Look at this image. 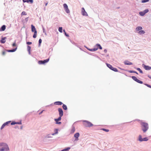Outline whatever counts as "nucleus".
<instances>
[{
	"label": "nucleus",
	"instance_id": "nucleus-1",
	"mask_svg": "<svg viewBox=\"0 0 151 151\" xmlns=\"http://www.w3.org/2000/svg\"><path fill=\"white\" fill-rule=\"evenodd\" d=\"M142 129L144 132H145L149 128L148 125L147 123L144 122H141Z\"/></svg>",
	"mask_w": 151,
	"mask_h": 151
},
{
	"label": "nucleus",
	"instance_id": "nucleus-2",
	"mask_svg": "<svg viewBox=\"0 0 151 151\" xmlns=\"http://www.w3.org/2000/svg\"><path fill=\"white\" fill-rule=\"evenodd\" d=\"M1 146L2 147L0 149V150L1 151H3L4 150H9V148L8 146L5 143H0V147Z\"/></svg>",
	"mask_w": 151,
	"mask_h": 151
},
{
	"label": "nucleus",
	"instance_id": "nucleus-3",
	"mask_svg": "<svg viewBox=\"0 0 151 151\" xmlns=\"http://www.w3.org/2000/svg\"><path fill=\"white\" fill-rule=\"evenodd\" d=\"M84 125L86 127H91L93 126L91 122L86 121H84Z\"/></svg>",
	"mask_w": 151,
	"mask_h": 151
},
{
	"label": "nucleus",
	"instance_id": "nucleus-4",
	"mask_svg": "<svg viewBox=\"0 0 151 151\" xmlns=\"http://www.w3.org/2000/svg\"><path fill=\"white\" fill-rule=\"evenodd\" d=\"M106 65L109 68H110L111 70L114 71L115 72H118V70L116 68H114L111 65H110L109 64H106Z\"/></svg>",
	"mask_w": 151,
	"mask_h": 151
},
{
	"label": "nucleus",
	"instance_id": "nucleus-5",
	"mask_svg": "<svg viewBox=\"0 0 151 151\" xmlns=\"http://www.w3.org/2000/svg\"><path fill=\"white\" fill-rule=\"evenodd\" d=\"M49 60V58H48L44 60H40L38 61V63L39 64H44L48 62Z\"/></svg>",
	"mask_w": 151,
	"mask_h": 151
},
{
	"label": "nucleus",
	"instance_id": "nucleus-6",
	"mask_svg": "<svg viewBox=\"0 0 151 151\" xmlns=\"http://www.w3.org/2000/svg\"><path fill=\"white\" fill-rule=\"evenodd\" d=\"M132 78L133 80L136 81L137 83L140 84H142L143 83V82L142 81H140L137 79L136 77L132 76Z\"/></svg>",
	"mask_w": 151,
	"mask_h": 151
},
{
	"label": "nucleus",
	"instance_id": "nucleus-7",
	"mask_svg": "<svg viewBox=\"0 0 151 151\" xmlns=\"http://www.w3.org/2000/svg\"><path fill=\"white\" fill-rule=\"evenodd\" d=\"M81 13L83 16H88V15L87 13L86 12L84 8H82Z\"/></svg>",
	"mask_w": 151,
	"mask_h": 151
},
{
	"label": "nucleus",
	"instance_id": "nucleus-8",
	"mask_svg": "<svg viewBox=\"0 0 151 151\" xmlns=\"http://www.w3.org/2000/svg\"><path fill=\"white\" fill-rule=\"evenodd\" d=\"M59 116H62L63 115V111L62 109L59 108L58 109Z\"/></svg>",
	"mask_w": 151,
	"mask_h": 151
},
{
	"label": "nucleus",
	"instance_id": "nucleus-9",
	"mask_svg": "<svg viewBox=\"0 0 151 151\" xmlns=\"http://www.w3.org/2000/svg\"><path fill=\"white\" fill-rule=\"evenodd\" d=\"M23 1L25 2L30 3L31 4H32L33 2V0H22Z\"/></svg>",
	"mask_w": 151,
	"mask_h": 151
},
{
	"label": "nucleus",
	"instance_id": "nucleus-10",
	"mask_svg": "<svg viewBox=\"0 0 151 151\" xmlns=\"http://www.w3.org/2000/svg\"><path fill=\"white\" fill-rule=\"evenodd\" d=\"M124 63L126 65H130L132 64V63L128 61H125L124 62Z\"/></svg>",
	"mask_w": 151,
	"mask_h": 151
},
{
	"label": "nucleus",
	"instance_id": "nucleus-11",
	"mask_svg": "<svg viewBox=\"0 0 151 151\" xmlns=\"http://www.w3.org/2000/svg\"><path fill=\"white\" fill-rule=\"evenodd\" d=\"M144 68L146 70H150L151 69V67H150L148 66L145 65H144Z\"/></svg>",
	"mask_w": 151,
	"mask_h": 151
},
{
	"label": "nucleus",
	"instance_id": "nucleus-12",
	"mask_svg": "<svg viewBox=\"0 0 151 151\" xmlns=\"http://www.w3.org/2000/svg\"><path fill=\"white\" fill-rule=\"evenodd\" d=\"M31 26L32 28V32H33L35 33V32L36 31H37L34 26L32 24L31 25Z\"/></svg>",
	"mask_w": 151,
	"mask_h": 151
},
{
	"label": "nucleus",
	"instance_id": "nucleus-13",
	"mask_svg": "<svg viewBox=\"0 0 151 151\" xmlns=\"http://www.w3.org/2000/svg\"><path fill=\"white\" fill-rule=\"evenodd\" d=\"M80 135V134L79 133H76L74 135V137L76 138V139L77 140L78 138Z\"/></svg>",
	"mask_w": 151,
	"mask_h": 151
},
{
	"label": "nucleus",
	"instance_id": "nucleus-14",
	"mask_svg": "<svg viewBox=\"0 0 151 151\" xmlns=\"http://www.w3.org/2000/svg\"><path fill=\"white\" fill-rule=\"evenodd\" d=\"M6 39V37H4L2 38L0 41L1 43H5L6 42L5 40Z\"/></svg>",
	"mask_w": 151,
	"mask_h": 151
},
{
	"label": "nucleus",
	"instance_id": "nucleus-15",
	"mask_svg": "<svg viewBox=\"0 0 151 151\" xmlns=\"http://www.w3.org/2000/svg\"><path fill=\"white\" fill-rule=\"evenodd\" d=\"M6 29V26L5 25H3L0 29V31H4Z\"/></svg>",
	"mask_w": 151,
	"mask_h": 151
},
{
	"label": "nucleus",
	"instance_id": "nucleus-16",
	"mask_svg": "<svg viewBox=\"0 0 151 151\" xmlns=\"http://www.w3.org/2000/svg\"><path fill=\"white\" fill-rule=\"evenodd\" d=\"M54 104L56 105H61L63 104V103L60 101H57L54 103Z\"/></svg>",
	"mask_w": 151,
	"mask_h": 151
},
{
	"label": "nucleus",
	"instance_id": "nucleus-17",
	"mask_svg": "<svg viewBox=\"0 0 151 151\" xmlns=\"http://www.w3.org/2000/svg\"><path fill=\"white\" fill-rule=\"evenodd\" d=\"M62 116H59V117L58 119H55L54 120L55 122H58L59 121H60L61 119V117Z\"/></svg>",
	"mask_w": 151,
	"mask_h": 151
},
{
	"label": "nucleus",
	"instance_id": "nucleus-18",
	"mask_svg": "<svg viewBox=\"0 0 151 151\" xmlns=\"http://www.w3.org/2000/svg\"><path fill=\"white\" fill-rule=\"evenodd\" d=\"M31 47L29 46H28L27 47V49L28 52H29V54H30V50H31Z\"/></svg>",
	"mask_w": 151,
	"mask_h": 151
},
{
	"label": "nucleus",
	"instance_id": "nucleus-19",
	"mask_svg": "<svg viewBox=\"0 0 151 151\" xmlns=\"http://www.w3.org/2000/svg\"><path fill=\"white\" fill-rule=\"evenodd\" d=\"M142 27H137L136 28V30L137 31H138L139 30H142Z\"/></svg>",
	"mask_w": 151,
	"mask_h": 151
},
{
	"label": "nucleus",
	"instance_id": "nucleus-20",
	"mask_svg": "<svg viewBox=\"0 0 151 151\" xmlns=\"http://www.w3.org/2000/svg\"><path fill=\"white\" fill-rule=\"evenodd\" d=\"M139 14L141 16H143L145 14L144 13V12L143 11L139 12Z\"/></svg>",
	"mask_w": 151,
	"mask_h": 151
},
{
	"label": "nucleus",
	"instance_id": "nucleus-21",
	"mask_svg": "<svg viewBox=\"0 0 151 151\" xmlns=\"http://www.w3.org/2000/svg\"><path fill=\"white\" fill-rule=\"evenodd\" d=\"M70 149V147H68L65 149H63L61 151H68Z\"/></svg>",
	"mask_w": 151,
	"mask_h": 151
},
{
	"label": "nucleus",
	"instance_id": "nucleus-22",
	"mask_svg": "<svg viewBox=\"0 0 151 151\" xmlns=\"http://www.w3.org/2000/svg\"><path fill=\"white\" fill-rule=\"evenodd\" d=\"M17 48L14 49L12 50H8L7 51L9 52H13L15 51L16 50Z\"/></svg>",
	"mask_w": 151,
	"mask_h": 151
},
{
	"label": "nucleus",
	"instance_id": "nucleus-23",
	"mask_svg": "<svg viewBox=\"0 0 151 151\" xmlns=\"http://www.w3.org/2000/svg\"><path fill=\"white\" fill-rule=\"evenodd\" d=\"M139 34H144L145 33V32L144 30H140L138 32Z\"/></svg>",
	"mask_w": 151,
	"mask_h": 151
},
{
	"label": "nucleus",
	"instance_id": "nucleus-24",
	"mask_svg": "<svg viewBox=\"0 0 151 151\" xmlns=\"http://www.w3.org/2000/svg\"><path fill=\"white\" fill-rule=\"evenodd\" d=\"M63 108L64 110H66L67 109V106L65 104H63Z\"/></svg>",
	"mask_w": 151,
	"mask_h": 151
},
{
	"label": "nucleus",
	"instance_id": "nucleus-25",
	"mask_svg": "<svg viewBox=\"0 0 151 151\" xmlns=\"http://www.w3.org/2000/svg\"><path fill=\"white\" fill-rule=\"evenodd\" d=\"M98 49V47L94 48L93 49H91V50H90V51H95L97 50Z\"/></svg>",
	"mask_w": 151,
	"mask_h": 151
},
{
	"label": "nucleus",
	"instance_id": "nucleus-26",
	"mask_svg": "<svg viewBox=\"0 0 151 151\" xmlns=\"http://www.w3.org/2000/svg\"><path fill=\"white\" fill-rule=\"evenodd\" d=\"M96 46L98 47H99V48L101 50L102 49V47L99 44H97L96 45Z\"/></svg>",
	"mask_w": 151,
	"mask_h": 151
},
{
	"label": "nucleus",
	"instance_id": "nucleus-27",
	"mask_svg": "<svg viewBox=\"0 0 151 151\" xmlns=\"http://www.w3.org/2000/svg\"><path fill=\"white\" fill-rule=\"evenodd\" d=\"M59 31L60 32L62 33V32L63 31V28L62 27H59L58 29Z\"/></svg>",
	"mask_w": 151,
	"mask_h": 151
},
{
	"label": "nucleus",
	"instance_id": "nucleus-28",
	"mask_svg": "<svg viewBox=\"0 0 151 151\" xmlns=\"http://www.w3.org/2000/svg\"><path fill=\"white\" fill-rule=\"evenodd\" d=\"M129 71L130 73H136L137 74H138V73L137 72L133 71V70H129Z\"/></svg>",
	"mask_w": 151,
	"mask_h": 151
},
{
	"label": "nucleus",
	"instance_id": "nucleus-29",
	"mask_svg": "<svg viewBox=\"0 0 151 151\" xmlns=\"http://www.w3.org/2000/svg\"><path fill=\"white\" fill-rule=\"evenodd\" d=\"M75 131V129L74 127H73L72 128V129H71V133H73Z\"/></svg>",
	"mask_w": 151,
	"mask_h": 151
},
{
	"label": "nucleus",
	"instance_id": "nucleus-30",
	"mask_svg": "<svg viewBox=\"0 0 151 151\" xmlns=\"http://www.w3.org/2000/svg\"><path fill=\"white\" fill-rule=\"evenodd\" d=\"M143 140V139L142 138V136L141 135H140L139 136V140L140 141H142Z\"/></svg>",
	"mask_w": 151,
	"mask_h": 151
},
{
	"label": "nucleus",
	"instance_id": "nucleus-31",
	"mask_svg": "<svg viewBox=\"0 0 151 151\" xmlns=\"http://www.w3.org/2000/svg\"><path fill=\"white\" fill-rule=\"evenodd\" d=\"M37 31H36L35 32L34 34V35H33V37L34 38H35L36 37H37Z\"/></svg>",
	"mask_w": 151,
	"mask_h": 151
},
{
	"label": "nucleus",
	"instance_id": "nucleus-32",
	"mask_svg": "<svg viewBox=\"0 0 151 151\" xmlns=\"http://www.w3.org/2000/svg\"><path fill=\"white\" fill-rule=\"evenodd\" d=\"M27 15V13L24 11L22 12V13H21V15L22 16V15Z\"/></svg>",
	"mask_w": 151,
	"mask_h": 151
},
{
	"label": "nucleus",
	"instance_id": "nucleus-33",
	"mask_svg": "<svg viewBox=\"0 0 151 151\" xmlns=\"http://www.w3.org/2000/svg\"><path fill=\"white\" fill-rule=\"evenodd\" d=\"M11 122V121H8V122H7L5 123H4V124H5V126H6V125H7L9 124L10 122Z\"/></svg>",
	"mask_w": 151,
	"mask_h": 151
},
{
	"label": "nucleus",
	"instance_id": "nucleus-34",
	"mask_svg": "<svg viewBox=\"0 0 151 151\" xmlns=\"http://www.w3.org/2000/svg\"><path fill=\"white\" fill-rule=\"evenodd\" d=\"M63 6L65 9L68 8V6L66 4H63Z\"/></svg>",
	"mask_w": 151,
	"mask_h": 151
},
{
	"label": "nucleus",
	"instance_id": "nucleus-35",
	"mask_svg": "<svg viewBox=\"0 0 151 151\" xmlns=\"http://www.w3.org/2000/svg\"><path fill=\"white\" fill-rule=\"evenodd\" d=\"M101 129L102 130H103L104 131H105V132H108L109 131V129H104V128Z\"/></svg>",
	"mask_w": 151,
	"mask_h": 151
},
{
	"label": "nucleus",
	"instance_id": "nucleus-36",
	"mask_svg": "<svg viewBox=\"0 0 151 151\" xmlns=\"http://www.w3.org/2000/svg\"><path fill=\"white\" fill-rule=\"evenodd\" d=\"M65 9L66 12L67 13H68L70 12V11L68 8H67Z\"/></svg>",
	"mask_w": 151,
	"mask_h": 151
},
{
	"label": "nucleus",
	"instance_id": "nucleus-37",
	"mask_svg": "<svg viewBox=\"0 0 151 151\" xmlns=\"http://www.w3.org/2000/svg\"><path fill=\"white\" fill-rule=\"evenodd\" d=\"M137 69L139 71V72L142 73H143L142 71L141 70V69L139 68H137Z\"/></svg>",
	"mask_w": 151,
	"mask_h": 151
},
{
	"label": "nucleus",
	"instance_id": "nucleus-38",
	"mask_svg": "<svg viewBox=\"0 0 151 151\" xmlns=\"http://www.w3.org/2000/svg\"><path fill=\"white\" fill-rule=\"evenodd\" d=\"M148 140V139L147 137H145L143 139L142 141H147Z\"/></svg>",
	"mask_w": 151,
	"mask_h": 151
},
{
	"label": "nucleus",
	"instance_id": "nucleus-39",
	"mask_svg": "<svg viewBox=\"0 0 151 151\" xmlns=\"http://www.w3.org/2000/svg\"><path fill=\"white\" fill-rule=\"evenodd\" d=\"M149 0H143L142 2V3H145L148 1Z\"/></svg>",
	"mask_w": 151,
	"mask_h": 151
},
{
	"label": "nucleus",
	"instance_id": "nucleus-40",
	"mask_svg": "<svg viewBox=\"0 0 151 151\" xmlns=\"http://www.w3.org/2000/svg\"><path fill=\"white\" fill-rule=\"evenodd\" d=\"M144 13L145 14L146 13H147L149 12V10L148 9H145L144 11Z\"/></svg>",
	"mask_w": 151,
	"mask_h": 151
},
{
	"label": "nucleus",
	"instance_id": "nucleus-41",
	"mask_svg": "<svg viewBox=\"0 0 151 151\" xmlns=\"http://www.w3.org/2000/svg\"><path fill=\"white\" fill-rule=\"evenodd\" d=\"M6 126L5 125V124H4L2 125L1 126V129H2Z\"/></svg>",
	"mask_w": 151,
	"mask_h": 151
},
{
	"label": "nucleus",
	"instance_id": "nucleus-42",
	"mask_svg": "<svg viewBox=\"0 0 151 151\" xmlns=\"http://www.w3.org/2000/svg\"><path fill=\"white\" fill-rule=\"evenodd\" d=\"M145 85L148 87L151 88V86L147 84H145Z\"/></svg>",
	"mask_w": 151,
	"mask_h": 151
},
{
	"label": "nucleus",
	"instance_id": "nucleus-43",
	"mask_svg": "<svg viewBox=\"0 0 151 151\" xmlns=\"http://www.w3.org/2000/svg\"><path fill=\"white\" fill-rule=\"evenodd\" d=\"M42 41V40L41 39H40L39 40V44L40 45Z\"/></svg>",
	"mask_w": 151,
	"mask_h": 151
},
{
	"label": "nucleus",
	"instance_id": "nucleus-44",
	"mask_svg": "<svg viewBox=\"0 0 151 151\" xmlns=\"http://www.w3.org/2000/svg\"><path fill=\"white\" fill-rule=\"evenodd\" d=\"M6 53V52L5 51H3L2 52V55H4Z\"/></svg>",
	"mask_w": 151,
	"mask_h": 151
},
{
	"label": "nucleus",
	"instance_id": "nucleus-45",
	"mask_svg": "<svg viewBox=\"0 0 151 151\" xmlns=\"http://www.w3.org/2000/svg\"><path fill=\"white\" fill-rule=\"evenodd\" d=\"M16 124H22V122L20 121L19 122H16Z\"/></svg>",
	"mask_w": 151,
	"mask_h": 151
},
{
	"label": "nucleus",
	"instance_id": "nucleus-46",
	"mask_svg": "<svg viewBox=\"0 0 151 151\" xmlns=\"http://www.w3.org/2000/svg\"><path fill=\"white\" fill-rule=\"evenodd\" d=\"M63 31L64 32H65V35L66 36H67V37H68L69 36V35H68V34H67L65 32V30H63Z\"/></svg>",
	"mask_w": 151,
	"mask_h": 151
},
{
	"label": "nucleus",
	"instance_id": "nucleus-47",
	"mask_svg": "<svg viewBox=\"0 0 151 151\" xmlns=\"http://www.w3.org/2000/svg\"><path fill=\"white\" fill-rule=\"evenodd\" d=\"M16 124V122H13L11 123V125H14Z\"/></svg>",
	"mask_w": 151,
	"mask_h": 151
},
{
	"label": "nucleus",
	"instance_id": "nucleus-48",
	"mask_svg": "<svg viewBox=\"0 0 151 151\" xmlns=\"http://www.w3.org/2000/svg\"><path fill=\"white\" fill-rule=\"evenodd\" d=\"M56 122V124H61V122Z\"/></svg>",
	"mask_w": 151,
	"mask_h": 151
},
{
	"label": "nucleus",
	"instance_id": "nucleus-49",
	"mask_svg": "<svg viewBox=\"0 0 151 151\" xmlns=\"http://www.w3.org/2000/svg\"><path fill=\"white\" fill-rule=\"evenodd\" d=\"M27 44L28 45H31L32 44V42H27Z\"/></svg>",
	"mask_w": 151,
	"mask_h": 151
},
{
	"label": "nucleus",
	"instance_id": "nucleus-50",
	"mask_svg": "<svg viewBox=\"0 0 151 151\" xmlns=\"http://www.w3.org/2000/svg\"><path fill=\"white\" fill-rule=\"evenodd\" d=\"M16 43H15H15H14L12 44V46H13V47H14V46H16Z\"/></svg>",
	"mask_w": 151,
	"mask_h": 151
},
{
	"label": "nucleus",
	"instance_id": "nucleus-51",
	"mask_svg": "<svg viewBox=\"0 0 151 151\" xmlns=\"http://www.w3.org/2000/svg\"><path fill=\"white\" fill-rule=\"evenodd\" d=\"M148 76L150 79H151V76L148 75Z\"/></svg>",
	"mask_w": 151,
	"mask_h": 151
},
{
	"label": "nucleus",
	"instance_id": "nucleus-52",
	"mask_svg": "<svg viewBox=\"0 0 151 151\" xmlns=\"http://www.w3.org/2000/svg\"><path fill=\"white\" fill-rule=\"evenodd\" d=\"M28 17L25 19L27 20V21L28 20Z\"/></svg>",
	"mask_w": 151,
	"mask_h": 151
},
{
	"label": "nucleus",
	"instance_id": "nucleus-53",
	"mask_svg": "<svg viewBox=\"0 0 151 151\" xmlns=\"http://www.w3.org/2000/svg\"><path fill=\"white\" fill-rule=\"evenodd\" d=\"M43 111H42L40 113H39V114H41L42 113Z\"/></svg>",
	"mask_w": 151,
	"mask_h": 151
},
{
	"label": "nucleus",
	"instance_id": "nucleus-54",
	"mask_svg": "<svg viewBox=\"0 0 151 151\" xmlns=\"http://www.w3.org/2000/svg\"><path fill=\"white\" fill-rule=\"evenodd\" d=\"M22 128H23V126H21V129H22Z\"/></svg>",
	"mask_w": 151,
	"mask_h": 151
},
{
	"label": "nucleus",
	"instance_id": "nucleus-55",
	"mask_svg": "<svg viewBox=\"0 0 151 151\" xmlns=\"http://www.w3.org/2000/svg\"><path fill=\"white\" fill-rule=\"evenodd\" d=\"M88 49L90 51V50H91V49Z\"/></svg>",
	"mask_w": 151,
	"mask_h": 151
},
{
	"label": "nucleus",
	"instance_id": "nucleus-56",
	"mask_svg": "<svg viewBox=\"0 0 151 151\" xmlns=\"http://www.w3.org/2000/svg\"><path fill=\"white\" fill-rule=\"evenodd\" d=\"M47 3H46V4H45V6H47Z\"/></svg>",
	"mask_w": 151,
	"mask_h": 151
},
{
	"label": "nucleus",
	"instance_id": "nucleus-57",
	"mask_svg": "<svg viewBox=\"0 0 151 151\" xmlns=\"http://www.w3.org/2000/svg\"><path fill=\"white\" fill-rule=\"evenodd\" d=\"M104 51L105 52H106V50H104Z\"/></svg>",
	"mask_w": 151,
	"mask_h": 151
},
{
	"label": "nucleus",
	"instance_id": "nucleus-58",
	"mask_svg": "<svg viewBox=\"0 0 151 151\" xmlns=\"http://www.w3.org/2000/svg\"><path fill=\"white\" fill-rule=\"evenodd\" d=\"M58 133V131H57L56 132V133Z\"/></svg>",
	"mask_w": 151,
	"mask_h": 151
}]
</instances>
